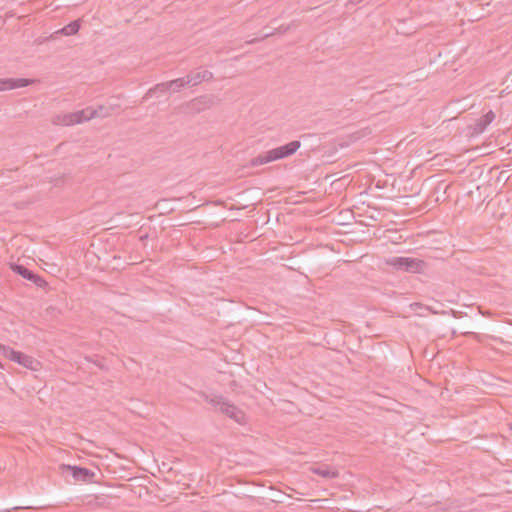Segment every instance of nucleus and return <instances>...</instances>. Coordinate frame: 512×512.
<instances>
[{"label":"nucleus","mask_w":512,"mask_h":512,"mask_svg":"<svg viewBox=\"0 0 512 512\" xmlns=\"http://www.w3.org/2000/svg\"><path fill=\"white\" fill-rule=\"evenodd\" d=\"M118 105H110L109 107L99 106L98 109L86 108L80 111L57 114L52 118L54 125L71 126L80 124L95 117H107L111 115V111Z\"/></svg>","instance_id":"1"},{"label":"nucleus","mask_w":512,"mask_h":512,"mask_svg":"<svg viewBox=\"0 0 512 512\" xmlns=\"http://www.w3.org/2000/svg\"><path fill=\"white\" fill-rule=\"evenodd\" d=\"M301 147V142L298 140L291 141L285 145L273 148L269 151L263 152L259 154L258 156L252 158L250 160V166L251 167H257L260 165H264L273 161H277L280 159L287 158L294 153L297 152V150Z\"/></svg>","instance_id":"2"},{"label":"nucleus","mask_w":512,"mask_h":512,"mask_svg":"<svg viewBox=\"0 0 512 512\" xmlns=\"http://www.w3.org/2000/svg\"><path fill=\"white\" fill-rule=\"evenodd\" d=\"M204 400L211 404L217 411L233 419L239 424L245 422V413L222 395H208L203 393Z\"/></svg>","instance_id":"3"},{"label":"nucleus","mask_w":512,"mask_h":512,"mask_svg":"<svg viewBox=\"0 0 512 512\" xmlns=\"http://www.w3.org/2000/svg\"><path fill=\"white\" fill-rule=\"evenodd\" d=\"M386 263L396 270L415 274L423 273L426 268L423 260L411 257H392Z\"/></svg>","instance_id":"4"},{"label":"nucleus","mask_w":512,"mask_h":512,"mask_svg":"<svg viewBox=\"0 0 512 512\" xmlns=\"http://www.w3.org/2000/svg\"><path fill=\"white\" fill-rule=\"evenodd\" d=\"M61 470L63 472L69 471L71 472V475L76 481H82L85 483H94L96 473L90 469L79 467V466H72V465H66L62 464L60 466Z\"/></svg>","instance_id":"5"},{"label":"nucleus","mask_w":512,"mask_h":512,"mask_svg":"<svg viewBox=\"0 0 512 512\" xmlns=\"http://www.w3.org/2000/svg\"><path fill=\"white\" fill-rule=\"evenodd\" d=\"M216 103V99L212 95H203L192 99L185 104V108L191 113H200L206 109L211 108Z\"/></svg>","instance_id":"6"},{"label":"nucleus","mask_w":512,"mask_h":512,"mask_svg":"<svg viewBox=\"0 0 512 512\" xmlns=\"http://www.w3.org/2000/svg\"><path fill=\"white\" fill-rule=\"evenodd\" d=\"M11 269L13 272L22 276L24 279L33 282L37 287L44 288L47 285V282L40 275L35 274L32 270L28 269L24 265L13 263L11 264Z\"/></svg>","instance_id":"7"},{"label":"nucleus","mask_w":512,"mask_h":512,"mask_svg":"<svg viewBox=\"0 0 512 512\" xmlns=\"http://www.w3.org/2000/svg\"><path fill=\"white\" fill-rule=\"evenodd\" d=\"M10 360L32 371H38L41 368L40 361L20 351L15 350Z\"/></svg>","instance_id":"8"},{"label":"nucleus","mask_w":512,"mask_h":512,"mask_svg":"<svg viewBox=\"0 0 512 512\" xmlns=\"http://www.w3.org/2000/svg\"><path fill=\"white\" fill-rule=\"evenodd\" d=\"M34 81L25 78H4L0 79V91L13 90L16 88L26 87Z\"/></svg>","instance_id":"9"},{"label":"nucleus","mask_w":512,"mask_h":512,"mask_svg":"<svg viewBox=\"0 0 512 512\" xmlns=\"http://www.w3.org/2000/svg\"><path fill=\"white\" fill-rule=\"evenodd\" d=\"M494 119L495 113L492 110L488 111L475 122L473 126V134L483 133L488 127V125H490L494 121Z\"/></svg>","instance_id":"10"},{"label":"nucleus","mask_w":512,"mask_h":512,"mask_svg":"<svg viewBox=\"0 0 512 512\" xmlns=\"http://www.w3.org/2000/svg\"><path fill=\"white\" fill-rule=\"evenodd\" d=\"M80 29V21L75 20L70 22L68 25L64 26L63 28L57 30L53 34L50 35L49 39H56V36L58 34H62L65 36L75 35L78 33Z\"/></svg>","instance_id":"11"},{"label":"nucleus","mask_w":512,"mask_h":512,"mask_svg":"<svg viewBox=\"0 0 512 512\" xmlns=\"http://www.w3.org/2000/svg\"><path fill=\"white\" fill-rule=\"evenodd\" d=\"M188 79H191L190 85L196 86L203 81H209L213 78V73L209 70H202L195 73L188 74Z\"/></svg>","instance_id":"12"},{"label":"nucleus","mask_w":512,"mask_h":512,"mask_svg":"<svg viewBox=\"0 0 512 512\" xmlns=\"http://www.w3.org/2000/svg\"><path fill=\"white\" fill-rule=\"evenodd\" d=\"M290 28H291V25H290V24H288V25H281V26L277 27L274 31L269 32V33H265V34H263V35H262L261 37H259V38L251 39V40L247 41V43H248V44H252V43H255V42H257V41H260V40L266 39V38H268V37H270V36H273V35H275V34H284V33H286L287 31H289V30H290Z\"/></svg>","instance_id":"13"},{"label":"nucleus","mask_w":512,"mask_h":512,"mask_svg":"<svg viewBox=\"0 0 512 512\" xmlns=\"http://www.w3.org/2000/svg\"><path fill=\"white\" fill-rule=\"evenodd\" d=\"M170 90L169 82H163L156 84L154 87L150 88L143 97V100H147L152 97L155 93H165Z\"/></svg>","instance_id":"14"},{"label":"nucleus","mask_w":512,"mask_h":512,"mask_svg":"<svg viewBox=\"0 0 512 512\" xmlns=\"http://www.w3.org/2000/svg\"><path fill=\"white\" fill-rule=\"evenodd\" d=\"M190 81H191V79H188V76L186 75L185 77L177 78V79H174V80H171L168 82L170 85V90L172 92H178L183 87L190 85Z\"/></svg>","instance_id":"15"},{"label":"nucleus","mask_w":512,"mask_h":512,"mask_svg":"<svg viewBox=\"0 0 512 512\" xmlns=\"http://www.w3.org/2000/svg\"><path fill=\"white\" fill-rule=\"evenodd\" d=\"M312 472L324 478H336L338 476L337 471L331 470L327 466L312 468Z\"/></svg>","instance_id":"16"},{"label":"nucleus","mask_w":512,"mask_h":512,"mask_svg":"<svg viewBox=\"0 0 512 512\" xmlns=\"http://www.w3.org/2000/svg\"><path fill=\"white\" fill-rule=\"evenodd\" d=\"M15 350L7 345L0 344V354L7 359L12 358V354H14Z\"/></svg>","instance_id":"17"},{"label":"nucleus","mask_w":512,"mask_h":512,"mask_svg":"<svg viewBox=\"0 0 512 512\" xmlns=\"http://www.w3.org/2000/svg\"><path fill=\"white\" fill-rule=\"evenodd\" d=\"M363 0H349V2L353 5L361 3Z\"/></svg>","instance_id":"18"}]
</instances>
